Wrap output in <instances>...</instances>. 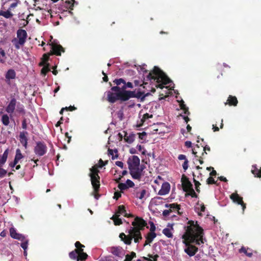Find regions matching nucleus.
<instances>
[{
	"label": "nucleus",
	"mask_w": 261,
	"mask_h": 261,
	"mask_svg": "<svg viewBox=\"0 0 261 261\" xmlns=\"http://www.w3.org/2000/svg\"><path fill=\"white\" fill-rule=\"evenodd\" d=\"M184 229L185 232L182 236L184 239L182 242L185 244L184 251L190 257H192L198 251V247L193 244L200 245L206 241L204 238V230L199 226L197 221L193 220H189Z\"/></svg>",
	"instance_id": "1"
},
{
	"label": "nucleus",
	"mask_w": 261,
	"mask_h": 261,
	"mask_svg": "<svg viewBox=\"0 0 261 261\" xmlns=\"http://www.w3.org/2000/svg\"><path fill=\"white\" fill-rule=\"evenodd\" d=\"M132 227L128 230V234L121 232L119 238L123 243L127 245H130L133 240L135 243L138 244L142 240L141 231L147 226V222L142 218L136 217L132 223Z\"/></svg>",
	"instance_id": "2"
},
{
	"label": "nucleus",
	"mask_w": 261,
	"mask_h": 261,
	"mask_svg": "<svg viewBox=\"0 0 261 261\" xmlns=\"http://www.w3.org/2000/svg\"><path fill=\"white\" fill-rule=\"evenodd\" d=\"M127 88H133V85L131 82L126 83L125 81V84L120 86H114L111 88L110 91L107 92V99L110 103H114L118 100L121 101H124L122 97V94L125 91H130L126 90Z\"/></svg>",
	"instance_id": "3"
},
{
	"label": "nucleus",
	"mask_w": 261,
	"mask_h": 261,
	"mask_svg": "<svg viewBox=\"0 0 261 261\" xmlns=\"http://www.w3.org/2000/svg\"><path fill=\"white\" fill-rule=\"evenodd\" d=\"M147 79L149 80H153L157 83H162L164 85H167L171 82L167 75L157 66L154 67L153 70L147 76Z\"/></svg>",
	"instance_id": "4"
},
{
	"label": "nucleus",
	"mask_w": 261,
	"mask_h": 261,
	"mask_svg": "<svg viewBox=\"0 0 261 261\" xmlns=\"http://www.w3.org/2000/svg\"><path fill=\"white\" fill-rule=\"evenodd\" d=\"M89 176L91 181L94 191L96 193L99 192L100 188V177L98 175L99 170L97 167H92L90 169Z\"/></svg>",
	"instance_id": "5"
},
{
	"label": "nucleus",
	"mask_w": 261,
	"mask_h": 261,
	"mask_svg": "<svg viewBox=\"0 0 261 261\" xmlns=\"http://www.w3.org/2000/svg\"><path fill=\"white\" fill-rule=\"evenodd\" d=\"M127 163L128 164L129 173L132 177H136L138 173L134 172L136 168L140 166V160L139 158L137 155H132L128 158Z\"/></svg>",
	"instance_id": "6"
},
{
	"label": "nucleus",
	"mask_w": 261,
	"mask_h": 261,
	"mask_svg": "<svg viewBox=\"0 0 261 261\" xmlns=\"http://www.w3.org/2000/svg\"><path fill=\"white\" fill-rule=\"evenodd\" d=\"M144 92L138 91L136 92L135 91H125L122 94V97L124 99V101L129 100L131 98H141L143 100L145 98V95H143Z\"/></svg>",
	"instance_id": "7"
},
{
	"label": "nucleus",
	"mask_w": 261,
	"mask_h": 261,
	"mask_svg": "<svg viewBox=\"0 0 261 261\" xmlns=\"http://www.w3.org/2000/svg\"><path fill=\"white\" fill-rule=\"evenodd\" d=\"M47 150V146L43 141L37 142L34 148V153L39 156H42L46 154Z\"/></svg>",
	"instance_id": "8"
},
{
	"label": "nucleus",
	"mask_w": 261,
	"mask_h": 261,
	"mask_svg": "<svg viewBox=\"0 0 261 261\" xmlns=\"http://www.w3.org/2000/svg\"><path fill=\"white\" fill-rule=\"evenodd\" d=\"M109 251L115 256L119 258H122L125 254L124 250L120 246H113L109 247Z\"/></svg>",
	"instance_id": "9"
},
{
	"label": "nucleus",
	"mask_w": 261,
	"mask_h": 261,
	"mask_svg": "<svg viewBox=\"0 0 261 261\" xmlns=\"http://www.w3.org/2000/svg\"><path fill=\"white\" fill-rule=\"evenodd\" d=\"M197 149L200 150V152H201L202 155L207 154L206 150L210 151L211 150L210 147L207 145L204 146L201 145V146H200L198 144H197L192 149V153L195 155V157L199 156L198 152L197 150Z\"/></svg>",
	"instance_id": "10"
},
{
	"label": "nucleus",
	"mask_w": 261,
	"mask_h": 261,
	"mask_svg": "<svg viewBox=\"0 0 261 261\" xmlns=\"http://www.w3.org/2000/svg\"><path fill=\"white\" fill-rule=\"evenodd\" d=\"M230 198L233 202L241 205L242 207L243 211H244L246 208V203L244 202L243 198L240 196L237 192L231 194L230 195Z\"/></svg>",
	"instance_id": "11"
},
{
	"label": "nucleus",
	"mask_w": 261,
	"mask_h": 261,
	"mask_svg": "<svg viewBox=\"0 0 261 261\" xmlns=\"http://www.w3.org/2000/svg\"><path fill=\"white\" fill-rule=\"evenodd\" d=\"M51 46L50 54L55 55L57 56L61 55L62 52H64V48L60 44H50Z\"/></svg>",
	"instance_id": "12"
},
{
	"label": "nucleus",
	"mask_w": 261,
	"mask_h": 261,
	"mask_svg": "<svg viewBox=\"0 0 261 261\" xmlns=\"http://www.w3.org/2000/svg\"><path fill=\"white\" fill-rule=\"evenodd\" d=\"M181 181L182 184L183 190L185 192H187L188 191H189V189L193 188V185L189 181V178L184 174L182 175Z\"/></svg>",
	"instance_id": "13"
},
{
	"label": "nucleus",
	"mask_w": 261,
	"mask_h": 261,
	"mask_svg": "<svg viewBox=\"0 0 261 261\" xmlns=\"http://www.w3.org/2000/svg\"><path fill=\"white\" fill-rule=\"evenodd\" d=\"M147 193L145 189L137 187L135 188L133 194L135 197L139 199H143Z\"/></svg>",
	"instance_id": "14"
},
{
	"label": "nucleus",
	"mask_w": 261,
	"mask_h": 261,
	"mask_svg": "<svg viewBox=\"0 0 261 261\" xmlns=\"http://www.w3.org/2000/svg\"><path fill=\"white\" fill-rule=\"evenodd\" d=\"M16 99L15 98H13L11 99L10 102L8 105L7 106L6 108V111L10 114V115L13 113L14 110L15 109L16 105Z\"/></svg>",
	"instance_id": "15"
},
{
	"label": "nucleus",
	"mask_w": 261,
	"mask_h": 261,
	"mask_svg": "<svg viewBox=\"0 0 261 261\" xmlns=\"http://www.w3.org/2000/svg\"><path fill=\"white\" fill-rule=\"evenodd\" d=\"M23 158V155L21 152V150L19 149H17L16 150V154L15 156L14 160L13 162L10 163L9 165L11 167H14L16 165L18 162Z\"/></svg>",
	"instance_id": "16"
},
{
	"label": "nucleus",
	"mask_w": 261,
	"mask_h": 261,
	"mask_svg": "<svg viewBox=\"0 0 261 261\" xmlns=\"http://www.w3.org/2000/svg\"><path fill=\"white\" fill-rule=\"evenodd\" d=\"M170 190V185L167 182H165L162 184L161 189L159 191L158 194L160 195H165L167 194Z\"/></svg>",
	"instance_id": "17"
},
{
	"label": "nucleus",
	"mask_w": 261,
	"mask_h": 261,
	"mask_svg": "<svg viewBox=\"0 0 261 261\" xmlns=\"http://www.w3.org/2000/svg\"><path fill=\"white\" fill-rule=\"evenodd\" d=\"M16 72L14 69H9L5 74L6 81L8 84L10 83L11 80H14L16 78Z\"/></svg>",
	"instance_id": "18"
},
{
	"label": "nucleus",
	"mask_w": 261,
	"mask_h": 261,
	"mask_svg": "<svg viewBox=\"0 0 261 261\" xmlns=\"http://www.w3.org/2000/svg\"><path fill=\"white\" fill-rule=\"evenodd\" d=\"M156 237V234L155 232H149L147 233L145 237L146 240L143 244V247H145L146 246L151 243Z\"/></svg>",
	"instance_id": "19"
},
{
	"label": "nucleus",
	"mask_w": 261,
	"mask_h": 261,
	"mask_svg": "<svg viewBox=\"0 0 261 261\" xmlns=\"http://www.w3.org/2000/svg\"><path fill=\"white\" fill-rule=\"evenodd\" d=\"M17 39L25 42L27 38V32L24 30L19 29L17 31Z\"/></svg>",
	"instance_id": "20"
},
{
	"label": "nucleus",
	"mask_w": 261,
	"mask_h": 261,
	"mask_svg": "<svg viewBox=\"0 0 261 261\" xmlns=\"http://www.w3.org/2000/svg\"><path fill=\"white\" fill-rule=\"evenodd\" d=\"M27 132H21L19 134V140L21 143L26 148L28 144Z\"/></svg>",
	"instance_id": "21"
},
{
	"label": "nucleus",
	"mask_w": 261,
	"mask_h": 261,
	"mask_svg": "<svg viewBox=\"0 0 261 261\" xmlns=\"http://www.w3.org/2000/svg\"><path fill=\"white\" fill-rule=\"evenodd\" d=\"M115 214L117 215H123L126 217H133V216L131 214H127L126 213L125 207L124 205H121L118 207V210L116 212Z\"/></svg>",
	"instance_id": "22"
},
{
	"label": "nucleus",
	"mask_w": 261,
	"mask_h": 261,
	"mask_svg": "<svg viewBox=\"0 0 261 261\" xmlns=\"http://www.w3.org/2000/svg\"><path fill=\"white\" fill-rule=\"evenodd\" d=\"M145 168V166L144 165H141L140 166H138L136 169L134 170V172H137L138 174L136 177H132L133 179H138L139 180H140L142 176L143 175L142 172L143 170Z\"/></svg>",
	"instance_id": "23"
},
{
	"label": "nucleus",
	"mask_w": 261,
	"mask_h": 261,
	"mask_svg": "<svg viewBox=\"0 0 261 261\" xmlns=\"http://www.w3.org/2000/svg\"><path fill=\"white\" fill-rule=\"evenodd\" d=\"M165 207L167 208H170L172 211H177L178 214L181 215V212L179 211L180 210V205L177 203H171V204H166Z\"/></svg>",
	"instance_id": "24"
},
{
	"label": "nucleus",
	"mask_w": 261,
	"mask_h": 261,
	"mask_svg": "<svg viewBox=\"0 0 261 261\" xmlns=\"http://www.w3.org/2000/svg\"><path fill=\"white\" fill-rule=\"evenodd\" d=\"M238 103V101L236 96L229 95V97H228L227 102L225 103V105H226L228 103L229 106H236Z\"/></svg>",
	"instance_id": "25"
},
{
	"label": "nucleus",
	"mask_w": 261,
	"mask_h": 261,
	"mask_svg": "<svg viewBox=\"0 0 261 261\" xmlns=\"http://www.w3.org/2000/svg\"><path fill=\"white\" fill-rule=\"evenodd\" d=\"M10 232L11 237L15 239L20 240L23 238V236L21 234L17 233L14 228L10 229Z\"/></svg>",
	"instance_id": "26"
},
{
	"label": "nucleus",
	"mask_w": 261,
	"mask_h": 261,
	"mask_svg": "<svg viewBox=\"0 0 261 261\" xmlns=\"http://www.w3.org/2000/svg\"><path fill=\"white\" fill-rule=\"evenodd\" d=\"M9 153V149H7L4 151L3 155L0 156V167H2L6 162Z\"/></svg>",
	"instance_id": "27"
},
{
	"label": "nucleus",
	"mask_w": 261,
	"mask_h": 261,
	"mask_svg": "<svg viewBox=\"0 0 261 261\" xmlns=\"http://www.w3.org/2000/svg\"><path fill=\"white\" fill-rule=\"evenodd\" d=\"M12 42L14 45L15 47L17 49H19L20 48V47L23 46L25 42L21 41L19 39H17V38H14L12 40Z\"/></svg>",
	"instance_id": "28"
},
{
	"label": "nucleus",
	"mask_w": 261,
	"mask_h": 261,
	"mask_svg": "<svg viewBox=\"0 0 261 261\" xmlns=\"http://www.w3.org/2000/svg\"><path fill=\"white\" fill-rule=\"evenodd\" d=\"M135 138V135L134 134H130L129 135H127V134L125 133V136H124V140L125 142L129 144L132 143Z\"/></svg>",
	"instance_id": "29"
},
{
	"label": "nucleus",
	"mask_w": 261,
	"mask_h": 261,
	"mask_svg": "<svg viewBox=\"0 0 261 261\" xmlns=\"http://www.w3.org/2000/svg\"><path fill=\"white\" fill-rule=\"evenodd\" d=\"M1 121L3 123V124L5 126L9 125V124L10 123L9 116L6 114H3L2 116Z\"/></svg>",
	"instance_id": "30"
},
{
	"label": "nucleus",
	"mask_w": 261,
	"mask_h": 261,
	"mask_svg": "<svg viewBox=\"0 0 261 261\" xmlns=\"http://www.w3.org/2000/svg\"><path fill=\"white\" fill-rule=\"evenodd\" d=\"M119 215L115 214L111 218L112 220H113L114 224L115 225H120V224H122V220L120 218H119Z\"/></svg>",
	"instance_id": "31"
},
{
	"label": "nucleus",
	"mask_w": 261,
	"mask_h": 261,
	"mask_svg": "<svg viewBox=\"0 0 261 261\" xmlns=\"http://www.w3.org/2000/svg\"><path fill=\"white\" fill-rule=\"evenodd\" d=\"M74 3H75V0L66 1L64 2V7L66 9H68L70 10H73Z\"/></svg>",
	"instance_id": "32"
},
{
	"label": "nucleus",
	"mask_w": 261,
	"mask_h": 261,
	"mask_svg": "<svg viewBox=\"0 0 261 261\" xmlns=\"http://www.w3.org/2000/svg\"><path fill=\"white\" fill-rule=\"evenodd\" d=\"M152 115H150L148 113H146L143 115L142 119H141V123L138 125L139 127L142 126L144 123L149 118H152Z\"/></svg>",
	"instance_id": "33"
},
{
	"label": "nucleus",
	"mask_w": 261,
	"mask_h": 261,
	"mask_svg": "<svg viewBox=\"0 0 261 261\" xmlns=\"http://www.w3.org/2000/svg\"><path fill=\"white\" fill-rule=\"evenodd\" d=\"M249 249L248 248H246V247L242 246L239 250V253H244L246 256L248 257H252L253 254L252 252H248V250Z\"/></svg>",
	"instance_id": "34"
},
{
	"label": "nucleus",
	"mask_w": 261,
	"mask_h": 261,
	"mask_svg": "<svg viewBox=\"0 0 261 261\" xmlns=\"http://www.w3.org/2000/svg\"><path fill=\"white\" fill-rule=\"evenodd\" d=\"M88 257V255L86 253L83 251H80L78 254V258L77 261H85Z\"/></svg>",
	"instance_id": "35"
},
{
	"label": "nucleus",
	"mask_w": 261,
	"mask_h": 261,
	"mask_svg": "<svg viewBox=\"0 0 261 261\" xmlns=\"http://www.w3.org/2000/svg\"><path fill=\"white\" fill-rule=\"evenodd\" d=\"M13 14L8 10L6 11H0V16H3L6 18H10Z\"/></svg>",
	"instance_id": "36"
},
{
	"label": "nucleus",
	"mask_w": 261,
	"mask_h": 261,
	"mask_svg": "<svg viewBox=\"0 0 261 261\" xmlns=\"http://www.w3.org/2000/svg\"><path fill=\"white\" fill-rule=\"evenodd\" d=\"M163 233L164 235H165L167 237L169 238H173V234L171 231V229L168 228H164L163 230Z\"/></svg>",
	"instance_id": "37"
},
{
	"label": "nucleus",
	"mask_w": 261,
	"mask_h": 261,
	"mask_svg": "<svg viewBox=\"0 0 261 261\" xmlns=\"http://www.w3.org/2000/svg\"><path fill=\"white\" fill-rule=\"evenodd\" d=\"M136 257V254L135 252L132 251L130 254H126L125 255V258L124 261H132V259Z\"/></svg>",
	"instance_id": "38"
},
{
	"label": "nucleus",
	"mask_w": 261,
	"mask_h": 261,
	"mask_svg": "<svg viewBox=\"0 0 261 261\" xmlns=\"http://www.w3.org/2000/svg\"><path fill=\"white\" fill-rule=\"evenodd\" d=\"M79 251L74 250L71 252H70L69 254V256L70 258L72 259H77Z\"/></svg>",
	"instance_id": "39"
},
{
	"label": "nucleus",
	"mask_w": 261,
	"mask_h": 261,
	"mask_svg": "<svg viewBox=\"0 0 261 261\" xmlns=\"http://www.w3.org/2000/svg\"><path fill=\"white\" fill-rule=\"evenodd\" d=\"M180 108L181 110H182L184 112V114L189 115L190 114V112L188 110V108H187L186 105L184 103V101H181V102L180 103Z\"/></svg>",
	"instance_id": "40"
},
{
	"label": "nucleus",
	"mask_w": 261,
	"mask_h": 261,
	"mask_svg": "<svg viewBox=\"0 0 261 261\" xmlns=\"http://www.w3.org/2000/svg\"><path fill=\"white\" fill-rule=\"evenodd\" d=\"M50 71L49 64H47L41 69V72L42 74L45 75L46 73Z\"/></svg>",
	"instance_id": "41"
},
{
	"label": "nucleus",
	"mask_w": 261,
	"mask_h": 261,
	"mask_svg": "<svg viewBox=\"0 0 261 261\" xmlns=\"http://www.w3.org/2000/svg\"><path fill=\"white\" fill-rule=\"evenodd\" d=\"M75 246L76 247L75 250L80 252V251H83V249L82 248L85 247V246L82 245L80 242L77 241L75 243Z\"/></svg>",
	"instance_id": "42"
},
{
	"label": "nucleus",
	"mask_w": 261,
	"mask_h": 261,
	"mask_svg": "<svg viewBox=\"0 0 261 261\" xmlns=\"http://www.w3.org/2000/svg\"><path fill=\"white\" fill-rule=\"evenodd\" d=\"M259 169L257 167L256 165L252 166L251 172L254 175L255 177L257 176V174L259 172Z\"/></svg>",
	"instance_id": "43"
},
{
	"label": "nucleus",
	"mask_w": 261,
	"mask_h": 261,
	"mask_svg": "<svg viewBox=\"0 0 261 261\" xmlns=\"http://www.w3.org/2000/svg\"><path fill=\"white\" fill-rule=\"evenodd\" d=\"M113 83L116 85V86H120L121 84H122L123 85L125 84V80L122 78L115 79L114 80Z\"/></svg>",
	"instance_id": "44"
},
{
	"label": "nucleus",
	"mask_w": 261,
	"mask_h": 261,
	"mask_svg": "<svg viewBox=\"0 0 261 261\" xmlns=\"http://www.w3.org/2000/svg\"><path fill=\"white\" fill-rule=\"evenodd\" d=\"M50 55H51L50 53L44 54L41 58V60H42L43 62H45V63H48L47 62L49 60Z\"/></svg>",
	"instance_id": "45"
},
{
	"label": "nucleus",
	"mask_w": 261,
	"mask_h": 261,
	"mask_svg": "<svg viewBox=\"0 0 261 261\" xmlns=\"http://www.w3.org/2000/svg\"><path fill=\"white\" fill-rule=\"evenodd\" d=\"M118 187L120 190V191H121L122 192H123V191H124V190L127 189L126 185L124 183H119V184L118 185Z\"/></svg>",
	"instance_id": "46"
},
{
	"label": "nucleus",
	"mask_w": 261,
	"mask_h": 261,
	"mask_svg": "<svg viewBox=\"0 0 261 261\" xmlns=\"http://www.w3.org/2000/svg\"><path fill=\"white\" fill-rule=\"evenodd\" d=\"M108 151L109 155H112V160L117 159L118 157V155L117 154H116L115 155H114V150L113 149L109 148Z\"/></svg>",
	"instance_id": "47"
},
{
	"label": "nucleus",
	"mask_w": 261,
	"mask_h": 261,
	"mask_svg": "<svg viewBox=\"0 0 261 261\" xmlns=\"http://www.w3.org/2000/svg\"><path fill=\"white\" fill-rule=\"evenodd\" d=\"M189 195H190L192 197H193V198H197V194L195 193V191L194 190L193 188H191L190 189H189Z\"/></svg>",
	"instance_id": "48"
},
{
	"label": "nucleus",
	"mask_w": 261,
	"mask_h": 261,
	"mask_svg": "<svg viewBox=\"0 0 261 261\" xmlns=\"http://www.w3.org/2000/svg\"><path fill=\"white\" fill-rule=\"evenodd\" d=\"M193 181L195 185V189L196 191L199 193L200 191L199 189V186L201 185L200 183L198 181L196 180L194 178H193Z\"/></svg>",
	"instance_id": "49"
},
{
	"label": "nucleus",
	"mask_w": 261,
	"mask_h": 261,
	"mask_svg": "<svg viewBox=\"0 0 261 261\" xmlns=\"http://www.w3.org/2000/svg\"><path fill=\"white\" fill-rule=\"evenodd\" d=\"M99 261H117L114 259L113 257L110 256H106L103 258H101Z\"/></svg>",
	"instance_id": "50"
},
{
	"label": "nucleus",
	"mask_w": 261,
	"mask_h": 261,
	"mask_svg": "<svg viewBox=\"0 0 261 261\" xmlns=\"http://www.w3.org/2000/svg\"><path fill=\"white\" fill-rule=\"evenodd\" d=\"M16 111L20 114H24L25 113L24 107L22 105L18 106L17 107Z\"/></svg>",
	"instance_id": "51"
},
{
	"label": "nucleus",
	"mask_w": 261,
	"mask_h": 261,
	"mask_svg": "<svg viewBox=\"0 0 261 261\" xmlns=\"http://www.w3.org/2000/svg\"><path fill=\"white\" fill-rule=\"evenodd\" d=\"M125 184L126 185L127 189L133 188L135 186V184L130 179H127Z\"/></svg>",
	"instance_id": "52"
},
{
	"label": "nucleus",
	"mask_w": 261,
	"mask_h": 261,
	"mask_svg": "<svg viewBox=\"0 0 261 261\" xmlns=\"http://www.w3.org/2000/svg\"><path fill=\"white\" fill-rule=\"evenodd\" d=\"M108 163V161H106L105 162H103L102 159H100L98 162V167L99 168H102L104 166H105L106 164H107Z\"/></svg>",
	"instance_id": "53"
},
{
	"label": "nucleus",
	"mask_w": 261,
	"mask_h": 261,
	"mask_svg": "<svg viewBox=\"0 0 261 261\" xmlns=\"http://www.w3.org/2000/svg\"><path fill=\"white\" fill-rule=\"evenodd\" d=\"M7 173V170L0 167V178H3L6 176Z\"/></svg>",
	"instance_id": "54"
},
{
	"label": "nucleus",
	"mask_w": 261,
	"mask_h": 261,
	"mask_svg": "<svg viewBox=\"0 0 261 261\" xmlns=\"http://www.w3.org/2000/svg\"><path fill=\"white\" fill-rule=\"evenodd\" d=\"M149 224H150V232H155L154 231L155 230L156 227H155V226L154 224L153 223V222L152 221H149Z\"/></svg>",
	"instance_id": "55"
},
{
	"label": "nucleus",
	"mask_w": 261,
	"mask_h": 261,
	"mask_svg": "<svg viewBox=\"0 0 261 261\" xmlns=\"http://www.w3.org/2000/svg\"><path fill=\"white\" fill-rule=\"evenodd\" d=\"M121 191H116L114 193V196L113 197L114 199L118 200L120 197H121Z\"/></svg>",
	"instance_id": "56"
},
{
	"label": "nucleus",
	"mask_w": 261,
	"mask_h": 261,
	"mask_svg": "<svg viewBox=\"0 0 261 261\" xmlns=\"http://www.w3.org/2000/svg\"><path fill=\"white\" fill-rule=\"evenodd\" d=\"M207 184L212 185L215 184L216 183L214 179L212 177H210L207 179L206 180Z\"/></svg>",
	"instance_id": "57"
},
{
	"label": "nucleus",
	"mask_w": 261,
	"mask_h": 261,
	"mask_svg": "<svg viewBox=\"0 0 261 261\" xmlns=\"http://www.w3.org/2000/svg\"><path fill=\"white\" fill-rule=\"evenodd\" d=\"M171 212H172V210L171 209L164 210L163 212V215L165 217H167L169 215Z\"/></svg>",
	"instance_id": "58"
},
{
	"label": "nucleus",
	"mask_w": 261,
	"mask_h": 261,
	"mask_svg": "<svg viewBox=\"0 0 261 261\" xmlns=\"http://www.w3.org/2000/svg\"><path fill=\"white\" fill-rule=\"evenodd\" d=\"M188 160H186L185 161H184L183 164L182 165V168L185 171H186L188 168Z\"/></svg>",
	"instance_id": "59"
},
{
	"label": "nucleus",
	"mask_w": 261,
	"mask_h": 261,
	"mask_svg": "<svg viewBox=\"0 0 261 261\" xmlns=\"http://www.w3.org/2000/svg\"><path fill=\"white\" fill-rule=\"evenodd\" d=\"M22 128L24 129H26L27 128V122L25 118H24L22 121Z\"/></svg>",
	"instance_id": "60"
},
{
	"label": "nucleus",
	"mask_w": 261,
	"mask_h": 261,
	"mask_svg": "<svg viewBox=\"0 0 261 261\" xmlns=\"http://www.w3.org/2000/svg\"><path fill=\"white\" fill-rule=\"evenodd\" d=\"M21 247L24 249V250H25L28 248V242H24L21 244Z\"/></svg>",
	"instance_id": "61"
},
{
	"label": "nucleus",
	"mask_w": 261,
	"mask_h": 261,
	"mask_svg": "<svg viewBox=\"0 0 261 261\" xmlns=\"http://www.w3.org/2000/svg\"><path fill=\"white\" fill-rule=\"evenodd\" d=\"M178 159L179 160H184L185 161L186 160H188L186 158V156L184 154H179L178 156Z\"/></svg>",
	"instance_id": "62"
},
{
	"label": "nucleus",
	"mask_w": 261,
	"mask_h": 261,
	"mask_svg": "<svg viewBox=\"0 0 261 261\" xmlns=\"http://www.w3.org/2000/svg\"><path fill=\"white\" fill-rule=\"evenodd\" d=\"M115 164L121 168H123V163L121 161H116Z\"/></svg>",
	"instance_id": "63"
},
{
	"label": "nucleus",
	"mask_w": 261,
	"mask_h": 261,
	"mask_svg": "<svg viewBox=\"0 0 261 261\" xmlns=\"http://www.w3.org/2000/svg\"><path fill=\"white\" fill-rule=\"evenodd\" d=\"M185 146L188 148H190L192 147V143L190 141H187L185 143Z\"/></svg>",
	"instance_id": "64"
}]
</instances>
